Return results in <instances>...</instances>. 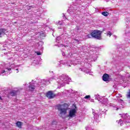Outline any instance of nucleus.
Listing matches in <instances>:
<instances>
[{"mask_svg":"<svg viewBox=\"0 0 130 130\" xmlns=\"http://www.w3.org/2000/svg\"><path fill=\"white\" fill-rule=\"evenodd\" d=\"M18 92H19V90H13L10 92V94L11 96H17V93H18Z\"/></svg>","mask_w":130,"mask_h":130,"instance_id":"7","label":"nucleus"},{"mask_svg":"<svg viewBox=\"0 0 130 130\" xmlns=\"http://www.w3.org/2000/svg\"><path fill=\"white\" fill-rule=\"evenodd\" d=\"M109 80V75L107 74H105L103 76V81L104 82H107Z\"/></svg>","mask_w":130,"mask_h":130,"instance_id":"5","label":"nucleus"},{"mask_svg":"<svg viewBox=\"0 0 130 130\" xmlns=\"http://www.w3.org/2000/svg\"><path fill=\"white\" fill-rule=\"evenodd\" d=\"M16 124L17 127H19V128H21V127H22V122L17 121Z\"/></svg>","mask_w":130,"mask_h":130,"instance_id":"9","label":"nucleus"},{"mask_svg":"<svg viewBox=\"0 0 130 130\" xmlns=\"http://www.w3.org/2000/svg\"><path fill=\"white\" fill-rule=\"evenodd\" d=\"M126 98H127V99H130V89L129 90V91L127 92Z\"/></svg>","mask_w":130,"mask_h":130,"instance_id":"11","label":"nucleus"},{"mask_svg":"<svg viewBox=\"0 0 130 130\" xmlns=\"http://www.w3.org/2000/svg\"><path fill=\"white\" fill-rule=\"evenodd\" d=\"M90 97H91V96H90L89 95H86V96H85L84 97V99H89L90 98Z\"/></svg>","mask_w":130,"mask_h":130,"instance_id":"13","label":"nucleus"},{"mask_svg":"<svg viewBox=\"0 0 130 130\" xmlns=\"http://www.w3.org/2000/svg\"><path fill=\"white\" fill-rule=\"evenodd\" d=\"M4 73H6V70H3L2 74H4Z\"/></svg>","mask_w":130,"mask_h":130,"instance_id":"17","label":"nucleus"},{"mask_svg":"<svg viewBox=\"0 0 130 130\" xmlns=\"http://www.w3.org/2000/svg\"><path fill=\"white\" fill-rule=\"evenodd\" d=\"M76 113H77V106H75L74 109H71L69 111L68 117H70V118H73V117H75V116H76Z\"/></svg>","mask_w":130,"mask_h":130,"instance_id":"3","label":"nucleus"},{"mask_svg":"<svg viewBox=\"0 0 130 130\" xmlns=\"http://www.w3.org/2000/svg\"><path fill=\"white\" fill-rule=\"evenodd\" d=\"M67 104H63L62 105L59 104L56 106L57 109L59 111L60 115H66L67 111L68 108H64V106H66Z\"/></svg>","mask_w":130,"mask_h":130,"instance_id":"1","label":"nucleus"},{"mask_svg":"<svg viewBox=\"0 0 130 130\" xmlns=\"http://www.w3.org/2000/svg\"><path fill=\"white\" fill-rule=\"evenodd\" d=\"M8 71H12V68L7 69Z\"/></svg>","mask_w":130,"mask_h":130,"instance_id":"16","label":"nucleus"},{"mask_svg":"<svg viewBox=\"0 0 130 130\" xmlns=\"http://www.w3.org/2000/svg\"><path fill=\"white\" fill-rule=\"evenodd\" d=\"M102 15H103V16H104L105 17H107V16L109 15V13L107 12H103L102 13Z\"/></svg>","mask_w":130,"mask_h":130,"instance_id":"10","label":"nucleus"},{"mask_svg":"<svg viewBox=\"0 0 130 130\" xmlns=\"http://www.w3.org/2000/svg\"><path fill=\"white\" fill-rule=\"evenodd\" d=\"M46 96L48 99H52L55 97V94H54L52 91L50 90L46 93Z\"/></svg>","mask_w":130,"mask_h":130,"instance_id":"4","label":"nucleus"},{"mask_svg":"<svg viewBox=\"0 0 130 130\" xmlns=\"http://www.w3.org/2000/svg\"><path fill=\"white\" fill-rule=\"evenodd\" d=\"M6 31H7V30L5 28H0V38L3 37V35H5V34H6Z\"/></svg>","mask_w":130,"mask_h":130,"instance_id":"6","label":"nucleus"},{"mask_svg":"<svg viewBox=\"0 0 130 130\" xmlns=\"http://www.w3.org/2000/svg\"><path fill=\"white\" fill-rule=\"evenodd\" d=\"M101 34H102V31L99 30H94L91 32L92 37L98 39L99 40H101Z\"/></svg>","mask_w":130,"mask_h":130,"instance_id":"2","label":"nucleus"},{"mask_svg":"<svg viewBox=\"0 0 130 130\" xmlns=\"http://www.w3.org/2000/svg\"><path fill=\"white\" fill-rule=\"evenodd\" d=\"M29 91H34L35 90V85H30L28 86Z\"/></svg>","mask_w":130,"mask_h":130,"instance_id":"8","label":"nucleus"},{"mask_svg":"<svg viewBox=\"0 0 130 130\" xmlns=\"http://www.w3.org/2000/svg\"><path fill=\"white\" fill-rule=\"evenodd\" d=\"M87 38H91L92 37V32L91 34H89L87 35Z\"/></svg>","mask_w":130,"mask_h":130,"instance_id":"12","label":"nucleus"},{"mask_svg":"<svg viewBox=\"0 0 130 130\" xmlns=\"http://www.w3.org/2000/svg\"><path fill=\"white\" fill-rule=\"evenodd\" d=\"M36 53H37L38 55H41V53L40 52H36Z\"/></svg>","mask_w":130,"mask_h":130,"instance_id":"15","label":"nucleus"},{"mask_svg":"<svg viewBox=\"0 0 130 130\" xmlns=\"http://www.w3.org/2000/svg\"><path fill=\"white\" fill-rule=\"evenodd\" d=\"M0 100H3V98H2V96H0Z\"/></svg>","mask_w":130,"mask_h":130,"instance_id":"18","label":"nucleus"},{"mask_svg":"<svg viewBox=\"0 0 130 130\" xmlns=\"http://www.w3.org/2000/svg\"><path fill=\"white\" fill-rule=\"evenodd\" d=\"M108 35H109V37H111V35H112V34H111V32H110V31H108Z\"/></svg>","mask_w":130,"mask_h":130,"instance_id":"14","label":"nucleus"},{"mask_svg":"<svg viewBox=\"0 0 130 130\" xmlns=\"http://www.w3.org/2000/svg\"><path fill=\"white\" fill-rule=\"evenodd\" d=\"M16 71H19V70H18V69H16Z\"/></svg>","mask_w":130,"mask_h":130,"instance_id":"19","label":"nucleus"}]
</instances>
